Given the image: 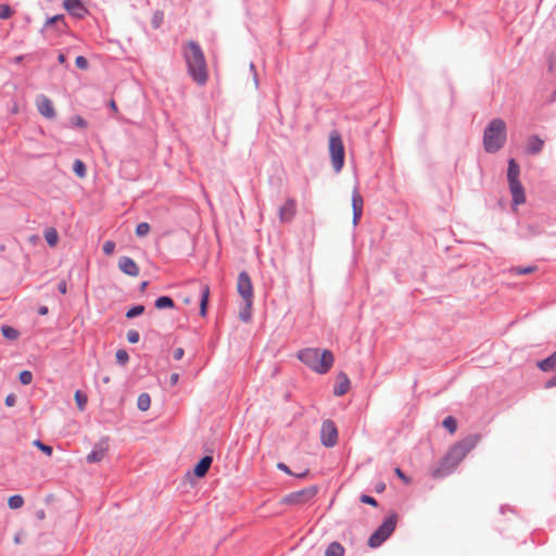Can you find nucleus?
Instances as JSON below:
<instances>
[{
    "label": "nucleus",
    "mask_w": 556,
    "mask_h": 556,
    "mask_svg": "<svg viewBox=\"0 0 556 556\" xmlns=\"http://www.w3.org/2000/svg\"><path fill=\"white\" fill-rule=\"evenodd\" d=\"M480 439V434H470L454 444L440 462L439 466L433 469L432 477L440 479L451 475L466 455L476 447Z\"/></svg>",
    "instance_id": "obj_1"
},
{
    "label": "nucleus",
    "mask_w": 556,
    "mask_h": 556,
    "mask_svg": "<svg viewBox=\"0 0 556 556\" xmlns=\"http://www.w3.org/2000/svg\"><path fill=\"white\" fill-rule=\"evenodd\" d=\"M182 55L192 80L200 86L205 85L208 78L207 65L200 45L193 40L188 41L182 46Z\"/></svg>",
    "instance_id": "obj_2"
},
{
    "label": "nucleus",
    "mask_w": 556,
    "mask_h": 556,
    "mask_svg": "<svg viewBox=\"0 0 556 556\" xmlns=\"http://www.w3.org/2000/svg\"><path fill=\"white\" fill-rule=\"evenodd\" d=\"M298 358L318 374H326L332 367L334 357L329 350L307 348L298 352Z\"/></svg>",
    "instance_id": "obj_3"
},
{
    "label": "nucleus",
    "mask_w": 556,
    "mask_h": 556,
    "mask_svg": "<svg viewBox=\"0 0 556 556\" xmlns=\"http://www.w3.org/2000/svg\"><path fill=\"white\" fill-rule=\"evenodd\" d=\"M506 141V124L501 118L492 119L483 134L484 150L489 153L497 152Z\"/></svg>",
    "instance_id": "obj_4"
},
{
    "label": "nucleus",
    "mask_w": 556,
    "mask_h": 556,
    "mask_svg": "<svg viewBox=\"0 0 556 556\" xmlns=\"http://www.w3.org/2000/svg\"><path fill=\"white\" fill-rule=\"evenodd\" d=\"M396 520L397 516L395 514L389 516L369 536L368 545L374 548L380 546L395 530Z\"/></svg>",
    "instance_id": "obj_5"
},
{
    "label": "nucleus",
    "mask_w": 556,
    "mask_h": 556,
    "mask_svg": "<svg viewBox=\"0 0 556 556\" xmlns=\"http://www.w3.org/2000/svg\"><path fill=\"white\" fill-rule=\"evenodd\" d=\"M329 153L332 167L336 173H339L344 164V146L341 136L336 131L330 134Z\"/></svg>",
    "instance_id": "obj_6"
},
{
    "label": "nucleus",
    "mask_w": 556,
    "mask_h": 556,
    "mask_svg": "<svg viewBox=\"0 0 556 556\" xmlns=\"http://www.w3.org/2000/svg\"><path fill=\"white\" fill-rule=\"evenodd\" d=\"M317 491V486L313 485L296 492H292L282 498V503L292 505L304 504L315 497Z\"/></svg>",
    "instance_id": "obj_7"
},
{
    "label": "nucleus",
    "mask_w": 556,
    "mask_h": 556,
    "mask_svg": "<svg viewBox=\"0 0 556 556\" xmlns=\"http://www.w3.org/2000/svg\"><path fill=\"white\" fill-rule=\"evenodd\" d=\"M320 441L323 445L332 447L338 442V430L336 424L330 420H324L320 428Z\"/></svg>",
    "instance_id": "obj_8"
},
{
    "label": "nucleus",
    "mask_w": 556,
    "mask_h": 556,
    "mask_svg": "<svg viewBox=\"0 0 556 556\" xmlns=\"http://www.w3.org/2000/svg\"><path fill=\"white\" fill-rule=\"evenodd\" d=\"M237 290L243 301L253 300L252 281L248 273L241 271L237 280Z\"/></svg>",
    "instance_id": "obj_9"
},
{
    "label": "nucleus",
    "mask_w": 556,
    "mask_h": 556,
    "mask_svg": "<svg viewBox=\"0 0 556 556\" xmlns=\"http://www.w3.org/2000/svg\"><path fill=\"white\" fill-rule=\"evenodd\" d=\"M36 108L38 112L48 119H53L56 115L52 101L45 94L37 96Z\"/></svg>",
    "instance_id": "obj_10"
},
{
    "label": "nucleus",
    "mask_w": 556,
    "mask_h": 556,
    "mask_svg": "<svg viewBox=\"0 0 556 556\" xmlns=\"http://www.w3.org/2000/svg\"><path fill=\"white\" fill-rule=\"evenodd\" d=\"M296 213V203L293 199H288L278 211L279 220L282 224L290 223Z\"/></svg>",
    "instance_id": "obj_11"
},
{
    "label": "nucleus",
    "mask_w": 556,
    "mask_h": 556,
    "mask_svg": "<svg viewBox=\"0 0 556 556\" xmlns=\"http://www.w3.org/2000/svg\"><path fill=\"white\" fill-rule=\"evenodd\" d=\"M364 199L357 188L352 192L353 225L356 226L363 214Z\"/></svg>",
    "instance_id": "obj_12"
},
{
    "label": "nucleus",
    "mask_w": 556,
    "mask_h": 556,
    "mask_svg": "<svg viewBox=\"0 0 556 556\" xmlns=\"http://www.w3.org/2000/svg\"><path fill=\"white\" fill-rule=\"evenodd\" d=\"M64 9L74 17L83 18L87 14V9L80 0H64Z\"/></svg>",
    "instance_id": "obj_13"
},
{
    "label": "nucleus",
    "mask_w": 556,
    "mask_h": 556,
    "mask_svg": "<svg viewBox=\"0 0 556 556\" xmlns=\"http://www.w3.org/2000/svg\"><path fill=\"white\" fill-rule=\"evenodd\" d=\"M509 191L513 198L514 205H520L526 202V193L525 188L520 180L508 182Z\"/></svg>",
    "instance_id": "obj_14"
},
{
    "label": "nucleus",
    "mask_w": 556,
    "mask_h": 556,
    "mask_svg": "<svg viewBox=\"0 0 556 556\" xmlns=\"http://www.w3.org/2000/svg\"><path fill=\"white\" fill-rule=\"evenodd\" d=\"M118 268L130 277H137L140 273L136 262L129 256H122L118 261Z\"/></svg>",
    "instance_id": "obj_15"
},
{
    "label": "nucleus",
    "mask_w": 556,
    "mask_h": 556,
    "mask_svg": "<svg viewBox=\"0 0 556 556\" xmlns=\"http://www.w3.org/2000/svg\"><path fill=\"white\" fill-rule=\"evenodd\" d=\"M108 451V440H101L98 442L92 451L87 455L88 463H99L104 458V455Z\"/></svg>",
    "instance_id": "obj_16"
},
{
    "label": "nucleus",
    "mask_w": 556,
    "mask_h": 556,
    "mask_svg": "<svg viewBox=\"0 0 556 556\" xmlns=\"http://www.w3.org/2000/svg\"><path fill=\"white\" fill-rule=\"evenodd\" d=\"M54 25L55 30L59 35L64 34L67 29V24L65 23V17L63 14H58L51 17H48L41 33H43L49 26Z\"/></svg>",
    "instance_id": "obj_17"
},
{
    "label": "nucleus",
    "mask_w": 556,
    "mask_h": 556,
    "mask_svg": "<svg viewBox=\"0 0 556 556\" xmlns=\"http://www.w3.org/2000/svg\"><path fill=\"white\" fill-rule=\"evenodd\" d=\"M350 379L349 377L344 374V372H341L339 376H338V382L337 384L334 386V389H333V394L336 396H342L344 395L349 389H350Z\"/></svg>",
    "instance_id": "obj_18"
},
{
    "label": "nucleus",
    "mask_w": 556,
    "mask_h": 556,
    "mask_svg": "<svg viewBox=\"0 0 556 556\" xmlns=\"http://www.w3.org/2000/svg\"><path fill=\"white\" fill-rule=\"evenodd\" d=\"M212 463H213L212 456L202 457L200 459V462L195 465V467L193 469V473L199 478L204 477L207 473Z\"/></svg>",
    "instance_id": "obj_19"
},
{
    "label": "nucleus",
    "mask_w": 556,
    "mask_h": 556,
    "mask_svg": "<svg viewBox=\"0 0 556 556\" xmlns=\"http://www.w3.org/2000/svg\"><path fill=\"white\" fill-rule=\"evenodd\" d=\"M544 141L539 136H531L527 144V152L529 154H538L542 151Z\"/></svg>",
    "instance_id": "obj_20"
},
{
    "label": "nucleus",
    "mask_w": 556,
    "mask_h": 556,
    "mask_svg": "<svg viewBox=\"0 0 556 556\" xmlns=\"http://www.w3.org/2000/svg\"><path fill=\"white\" fill-rule=\"evenodd\" d=\"M200 294H201V299H200V314H201V316H205L206 315V307H207L208 296H210V286L208 285H201V287H200Z\"/></svg>",
    "instance_id": "obj_21"
},
{
    "label": "nucleus",
    "mask_w": 556,
    "mask_h": 556,
    "mask_svg": "<svg viewBox=\"0 0 556 556\" xmlns=\"http://www.w3.org/2000/svg\"><path fill=\"white\" fill-rule=\"evenodd\" d=\"M519 174H520V167H519L518 163L514 159H510L508 162V168H507L508 182L519 180V178H518Z\"/></svg>",
    "instance_id": "obj_22"
},
{
    "label": "nucleus",
    "mask_w": 556,
    "mask_h": 556,
    "mask_svg": "<svg viewBox=\"0 0 556 556\" xmlns=\"http://www.w3.org/2000/svg\"><path fill=\"white\" fill-rule=\"evenodd\" d=\"M539 368L543 371H549L556 368V351L546 357L545 359L541 361L538 364Z\"/></svg>",
    "instance_id": "obj_23"
},
{
    "label": "nucleus",
    "mask_w": 556,
    "mask_h": 556,
    "mask_svg": "<svg viewBox=\"0 0 556 556\" xmlns=\"http://www.w3.org/2000/svg\"><path fill=\"white\" fill-rule=\"evenodd\" d=\"M344 548L338 542H332L328 545L325 556H343Z\"/></svg>",
    "instance_id": "obj_24"
},
{
    "label": "nucleus",
    "mask_w": 556,
    "mask_h": 556,
    "mask_svg": "<svg viewBox=\"0 0 556 556\" xmlns=\"http://www.w3.org/2000/svg\"><path fill=\"white\" fill-rule=\"evenodd\" d=\"M154 305L159 309H164V308H173L175 306V303L172 298L163 295V296H160L156 299Z\"/></svg>",
    "instance_id": "obj_25"
},
{
    "label": "nucleus",
    "mask_w": 556,
    "mask_h": 556,
    "mask_svg": "<svg viewBox=\"0 0 556 556\" xmlns=\"http://www.w3.org/2000/svg\"><path fill=\"white\" fill-rule=\"evenodd\" d=\"M252 304H253V300L244 301V305L241 308L240 314H239L241 320L247 323L251 319Z\"/></svg>",
    "instance_id": "obj_26"
},
{
    "label": "nucleus",
    "mask_w": 556,
    "mask_h": 556,
    "mask_svg": "<svg viewBox=\"0 0 556 556\" xmlns=\"http://www.w3.org/2000/svg\"><path fill=\"white\" fill-rule=\"evenodd\" d=\"M150 404H151V399L148 393H141L138 396L137 406L140 410H142V412L148 410L150 407Z\"/></svg>",
    "instance_id": "obj_27"
},
{
    "label": "nucleus",
    "mask_w": 556,
    "mask_h": 556,
    "mask_svg": "<svg viewBox=\"0 0 556 556\" xmlns=\"http://www.w3.org/2000/svg\"><path fill=\"white\" fill-rule=\"evenodd\" d=\"M2 336L9 340H16L20 337L18 330L11 326H2L1 327Z\"/></svg>",
    "instance_id": "obj_28"
},
{
    "label": "nucleus",
    "mask_w": 556,
    "mask_h": 556,
    "mask_svg": "<svg viewBox=\"0 0 556 556\" xmlns=\"http://www.w3.org/2000/svg\"><path fill=\"white\" fill-rule=\"evenodd\" d=\"M58 232L53 228H50L45 232V239L50 247H54L58 243Z\"/></svg>",
    "instance_id": "obj_29"
},
{
    "label": "nucleus",
    "mask_w": 556,
    "mask_h": 556,
    "mask_svg": "<svg viewBox=\"0 0 556 556\" xmlns=\"http://www.w3.org/2000/svg\"><path fill=\"white\" fill-rule=\"evenodd\" d=\"M443 427L447 429L450 433H454L457 429V421L453 416H447L443 420Z\"/></svg>",
    "instance_id": "obj_30"
},
{
    "label": "nucleus",
    "mask_w": 556,
    "mask_h": 556,
    "mask_svg": "<svg viewBox=\"0 0 556 556\" xmlns=\"http://www.w3.org/2000/svg\"><path fill=\"white\" fill-rule=\"evenodd\" d=\"M23 504L24 498L21 495H12L8 501V505L11 509L21 508Z\"/></svg>",
    "instance_id": "obj_31"
},
{
    "label": "nucleus",
    "mask_w": 556,
    "mask_h": 556,
    "mask_svg": "<svg viewBox=\"0 0 556 556\" xmlns=\"http://www.w3.org/2000/svg\"><path fill=\"white\" fill-rule=\"evenodd\" d=\"M73 170L75 172V174L78 177H85L86 166H85L84 162L80 160H75L74 165H73Z\"/></svg>",
    "instance_id": "obj_32"
},
{
    "label": "nucleus",
    "mask_w": 556,
    "mask_h": 556,
    "mask_svg": "<svg viewBox=\"0 0 556 556\" xmlns=\"http://www.w3.org/2000/svg\"><path fill=\"white\" fill-rule=\"evenodd\" d=\"M144 312V306L143 305H136V306H132L131 308H129L127 312H126V317L131 319V318H135L139 315H141L142 313Z\"/></svg>",
    "instance_id": "obj_33"
},
{
    "label": "nucleus",
    "mask_w": 556,
    "mask_h": 556,
    "mask_svg": "<svg viewBox=\"0 0 556 556\" xmlns=\"http://www.w3.org/2000/svg\"><path fill=\"white\" fill-rule=\"evenodd\" d=\"M75 401L79 410H84L87 404V395L81 393L80 391H76Z\"/></svg>",
    "instance_id": "obj_34"
},
{
    "label": "nucleus",
    "mask_w": 556,
    "mask_h": 556,
    "mask_svg": "<svg viewBox=\"0 0 556 556\" xmlns=\"http://www.w3.org/2000/svg\"><path fill=\"white\" fill-rule=\"evenodd\" d=\"M150 225L146 222L139 223L136 227V235L138 237H144L150 232Z\"/></svg>",
    "instance_id": "obj_35"
},
{
    "label": "nucleus",
    "mask_w": 556,
    "mask_h": 556,
    "mask_svg": "<svg viewBox=\"0 0 556 556\" xmlns=\"http://www.w3.org/2000/svg\"><path fill=\"white\" fill-rule=\"evenodd\" d=\"M20 381L22 384L27 386L30 384L33 381V374L29 370H23L20 374Z\"/></svg>",
    "instance_id": "obj_36"
},
{
    "label": "nucleus",
    "mask_w": 556,
    "mask_h": 556,
    "mask_svg": "<svg viewBox=\"0 0 556 556\" xmlns=\"http://www.w3.org/2000/svg\"><path fill=\"white\" fill-rule=\"evenodd\" d=\"M71 124L74 127L86 128L87 122L79 115H75L71 118Z\"/></svg>",
    "instance_id": "obj_37"
},
{
    "label": "nucleus",
    "mask_w": 556,
    "mask_h": 556,
    "mask_svg": "<svg viewBox=\"0 0 556 556\" xmlns=\"http://www.w3.org/2000/svg\"><path fill=\"white\" fill-rule=\"evenodd\" d=\"M13 14L12 9L8 4H0V18L7 20Z\"/></svg>",
    "instance_id": "obj_38"
},
{
    "label": "nucleus",
    "mask_w": 556,
    "mask_h": 556,
    "mask_svg": "<svg viewBox=\"0 0 556 556\" xmlns=\"http://www.w3.org/2000/svg\"><path fill=\"white\" fill-rule=\"evenodd\" d=\"M129 359L128 353L125 350H118L116 352V361L121 365H125Z\"/></svg>",
    "instance_id": "obj_39"
},
{
    "label": "nucleus",
    "mask_w": 556,
    "mask_h": 556,
    "mask_svg": "<svg viewBox=\"0 0 556 556\" xmlns=\"http://www.w3.org/2000/svg\"><path fill=\"white\" fill-rule=\"evenodd\" d=\"M102 250H103V253L106 254V255L113 254V252L115 250V242L112 241V240L105 241L103 243Z\"/></svg>",
    "instance_id": "obj_40"
},
{
    "label": "nucleus",
    "mask_w": 556,
    "mask_h": 556,
    "mask_svg": "<svg viewBox=\"0 0 556 556\" xmlns=\"http://www.w3.org/2000/svg\"><path fill=\"white\" fill-rule=\"evenodd\" d=\"M127 340H128L129 343H132V344L138 343L139 340H140L139 332L137 330H134V329L128 330L127 331Z\"/></svg>",
    "instance_id": "obj_41"
},
{
    "label": "nucleus",
    "mask_w": 556,
    "mask_h": 556,
    "mask_svg": "<svg viewBox=\"0 0 556 556\" xmlns=\"http://www.w3.org/2000/svg\"><path fill=\"white\" fill-rule=\"evenodd\" d=\"M34 445L37 446L40 451H42L47 455H51L52 454V447L49 446V445H46L40 440L34 441Z\"/></svg>",
    "instance_id": "obj_42"
},
{
    "label": "nucleus",
    "mask_w": 556,
    "mask_h": 556,
    "mask_svg": "<svg viewBox=\"0 0 556 556\" xmlns=\"http://www.w3.org/2000/svg\"><path fill=\"white\" fill-rule=\"evenodd\" d=\"M75 64H76V66H77L78 68H80V70H87V68H88V66H89V62H88V60H87L85 56H83V55H78V56L76 58V60H75Z\"/></svg>",
    "instance_id": "obj_43"
},
{
    "label": "nucleus",
    "mask_w": 556,
    "mask_h": 556,
    "mask_svg": "<svg viewBox=\"0 0 556 556\" xmlns=\"http://www.w3.org/2000/svg\"><path fill=\"white\" fill-rule=\"evenodd\" d=\"M535 270V267L528 266V267H515L513 268V271L517 275H527Z\"/></svg>",
    "instance_id": "obj_44"
},
{
    "label": "nucleus",
    "mask_w": 556,
    "mask_h": 556,
    "mask_svg": "<svg viewBox=\"0 0 556 556\" xmlns=\"http://www.w3.org/2000/svg\"><path fill=\"white\" fill-rule=\"evenodd\" d=\"M162 21H163V14L161 12H156L153 17H152V26L154 28H159L162 24Z\"/></svg>",
    "instance_id": "obj_45"
},
{
    "label": "nucleus",
    "mask_w": 556,
    "mask_h": 556,
    "mask_svg": "<svg viewBox=\"0 0 556 556\" xmlns=\"http://www.w3.org/2000/svg\"><path fill=\"white\" fill-rule=\"evenodd\" d=\"M361 502L365 503V504H369L371 506H377V501L370 495L363 494L361 496Z\"/></svg>",
    "instance_id": "obj_46"
},
{
    "label": "nucleus",
    "mask_w": 556,
    "mask_h": 556,
    "mask_svg": "<svg viewBox=\"0 0 556 556\" xmlns=\"http://www.w3.org/2000/svg\"><path fill=\"white\" fill-rule=\"evenodd\" d=\"M15 402H16L15 394L10 393L9 395H7V397H5V405L7 406L12 407V406L15 405Z\"/></svg>",
    "instance_id": "obj_47"
},
{
    "label": "nucleus",
    "mask_w": 556,
    "mask_h": 556,
    "mask_svg": "<svg viewBox=\"0 0 556 556\" xmlns=\"http://www.w3.org/2000/svg\"><path fill=\"white\" fill-rule=\"evenodd\" d=\"M185 352H184V349L182 348H177L174 350L173 352V357L176 359V361H179L182 358Z\"/></svg>",
    "instance_id": "obj_48"
},
{
    "label": "nucleus",
    "mask_w": 556,
    "mask_h": 556,
    "mask_svg": "<svg viewBox=\"0 0 556 556\" xmlns=\"http://www.w3.org/2000/svg\"><path fill=\"white\" fill-rule=\"evenodd\" d=\"M277 468L288 475H293L290 468L285 463H278Z\"/></svg>",
    "instance_id": "obj_49"
},
{
    "label": "nucleus",
    "mask_w": 556,
    "mask_h": 556,
    "mask_svg": "<svg viewBox=\"0 0 556 556\" xmlns=\"http://www.w3.org/2000/svg\"><path fill=\"white\" fill-rule=\"evenodd\" d=\"M58 290L60 291V293L62 294H65L66 291H67V286H66V281L65 280H61L59 283H58Z\"/></svg>",
    "instance_id": "obj_50"
},
{
    "label": "nucleus",
    "mask_w": 556,
    "mask_h": 556,
    "mask_svg": "<svg viewBox=\"0 0 556 556\" xmlns=\"http://www.w3.org/2000/svg\"><path fill=\"white\" fill-rule=\"evenodd\" d=\"M556 387V375L545 382V388Z\"/></svg>",
    "instance_id": "obj_51"
},
{
    "label": "nucleus",
    "mask_w": 556,
    "mask_h": 556,
    "mask_svg": "<svg viewBox=\"0 0 556 556\" xmlns=\"http://www.w3.org/2000/svg\"><path fill=\"white\" fill-rule=\"evenodd\" d=\"M169 380H170V383H172L173 386H174V384H176V383L178 382V380H179V375H178L177 372H173V374L170 375Z\"/></svg>",
    "instance_id": "obj_52"
},
{
    "label": "nucleus",
    "mask_w": 556,
    "mask_h": 556,
    "mask_svg": "<svg viewBox=\"0 0 556 556\" xmlns=\"http://www.w3.org/2000/svg\"><path fill=\"white\" fill-rule=\"evenodd\" d=\"M395 473H396V476H397L399 478H401V479H403V480H405V481L407 480V479H406V477H405V475L403 473V471H402L400 468H396V469H395Z\"/></svg>",
    "instance_id": "obj_53"
},
{
    "label": "nucleus",
    "mask_w": 556,
    "mask_h": 556,
    "mask_svg": "<svg viewBox=\"0 0 556 556\" xmlns=\"http://www.w3.org/2000/svg\"><path fill=\"white\" fill-rule=\"evenodd\" d=\"M58 61H59V63H61V64H65V62H66V56H65V54H64V53H60V54L58 55Z\"/></svg>",
    "instance_id": "obj_54"
},
{
    "label": "nucleus",
    "mask_w": 556,
    "mask_h": 556,
    "mask_svg": "<svg viewBox=\"0 0 556 556\" xmlns=\"http://www.w3.org/2000/svg\"><path fill=\"white\" fill-rule=\"evenodd\" d=\"M250 68L254 73V81H255V85H257L258 81H257V76H256V72H255V65L253 63H251Z\"/></svg>",
    "instance_id": "obj_55"
},
{
    "label": "nucleus",
    "mask_w": 556,
    "mask_h": 556,
    "mask_svg": "<svg viewBox=\"0 0 556 556\" xmlns=\"http://www.w3.org/2000/svg\"><path fill=\"white\" fill-rule=\"evenodd\" d=\"M38 313L40 315H47L48 314V307L47 306L39 307Z\"/></svg>",
    "instance_id": "obj_56"
},
{
    "label": "nucleus",
    "mask_w": 556,
    "mask_h": 556,
    "mask_svg": "<svg viewBox=\"0 0 556 556\" xmlns=\"http://www.w3.org/2000/svg\"><path fill=\"white\" fill-rule=\"evenodd\" d=\"M110 106H111V109H112V110H114V111H116V110H117L116 103H115V101H113V100L110 102Z\"/></svg>",
    "instance_id": "obj_57"
},
{
    "label": "nucleus",
    "mask_w": 556,
    "mask_h": 556,
    "mask_svg": "<svg viewBox=\"0 0 556 556\" xmlns=\"http://www.w3.org/2000/svg\"><path fill=\"white\" fill-rule=\"evenodd\" d=\"M148 286V281H143L141 285H140V290L143 291Z\"/></svg>",
    "instance_id": "obj_58"
},
{
    "label": "nucleus",
    "mask_w": 556,
    "mask_h": 556,
    "mask_svg": "<svg viewBox=\"0 0 556 556\" xmlns=\"http://www.w3.org/2000/svg\"><path fill=\"white\" fill-rule=\"evenodd\" d=\"M22 60H23V55H18V56H16V58L14 59V62H15V63H20V62H22Z\"/></svg>",
    "instance_id": "obj_59"
},
{
    "label": "nucleus",
    "mask_w": 556,
    "mask_h": 556,
    "mask_svg": "<svg viewBox=\"0 0 556 556\" xmlns=\"http://www.w3.org/2000/svg\"><path fill=\"white\" fill-rule=\"evenodd\" d=\"M307 475V471H304L302 473L296 475L298 478H303Z\"/></svg>",
    "instance_id": "obj_60"
},
{
    "label": "nucleus",
    "mask_w": 556,
    "mask_h": 556,
    "mask_svg": "<svg viewBox=\"0 0 556 556\" xmlns=\"http://www.w3.org/2000/svg\"><path fill=\"white\" fill-rule=\"evenodd\" d=\"M110 381L109 377L103 378V382L108 383Z\"/></svg>",
    "instance_id": "obj_61"
}]
</instances>
